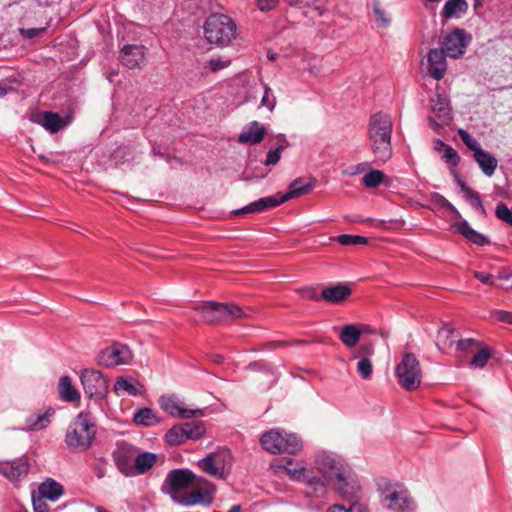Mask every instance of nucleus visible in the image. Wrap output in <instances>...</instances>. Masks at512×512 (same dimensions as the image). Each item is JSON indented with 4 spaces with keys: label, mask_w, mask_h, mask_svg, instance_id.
I'll return each instance as SVG.
<instances>
[{
    "label": "nucleus",
    "mask_w": 512,
    "mask_h": 512,
    "mask_svg": "<svg viewBox=\"0 0 512 512\" xmlns=\"http://www.w3.org/2000/svg\"><path fill=\"white\" fill-rule=\"evenodd\" d=\"M471 37L465 30L456 28L449 32L442 40L439 49H431L428 53V64H445L446 57L460 58L466 51Z\"/></svg>",
    "instance_id": "nucleus-5"
},
{
    "label": "nucleus",
    "mask_w": 512,
    "mask_h": 512,
    "mask_svg": "<svg viewBox=\"0 0 512 512\" xmlns=\"http://www.w3.org/2000/svg\"><path fill=\"white\" fill-rule=\"evenodd\" d=\"M393 122L390 115L377 112L370 116L367 138L376 164L386 163L392 157Z\"/></svg>",
    "instance_id": "nucleus-2"
},
{
    "label": "nucleus",
    "mask_w": 512,
    "mask_h": 512,
    "mask_svg": "<svg viewBox=\"0 0 512 512\" xmlns=\"http://www.w3.org/2000/svg\"><path fill=\"white\" fill-rule=\"evenodd\" d=\"M473 158L486 176L491 177L495 173L498 161L492 154L481 148L473 154Z\"/></svg>",
    "instance_id": "nucleus-26"
},
{
    "label": "nucleus",
    "mask_w": 512,
    "mask_h": 512,
    "mask_svg": "<svg viewBox=\"0 0 512 512\" xmlns=\"http://www.w3.org/2000/svg\"><path fill=\"white\" fill-rule=\"evenodd\" d=\"M361 337V330L358 328L357 325L354 324H348L345 325L340 333H339V339L340 341L347 347V348H353L357 345Z\"/></svg>",
    "instance_id": "nucleus-33"
},
{
    "label": "nucleus",
    "mask_w": 512,
    "mask_h": 512,
    "mask_svg": "<svg viewBox=\"0 0 512 512\" xmlns=\"http://www.w3.org/2000/svg\"><path fill=\"white\" fill-rule=\"evenodd\" d=\"M316 465L325 480L331 483L343 498L352 500L358 497L360 485L349 466L325 452L317 455Z\"/></svg>",
    "instance_id": "nucleus-1"
},
{
    "label": "nucleus",
    "mask_w": 512,
    "mask_h": 512,
    "mask_svg": "<svg viewBox=\"0 0 512 512\" xmlns=\"http://www.w3.org/2000/svg\"><path fill=\"white\" fill-rule=\"evenodd\" d=\"M493 315L501 322L512 324V312L495 310Z\"/></svg>",
    "instance_id": "nucleus-57"
},
{
    "label": "nucleus",
    "mask_w": 512,
    "mask_h": 512,
    "mask_svg": "<svg viewBox=\"0 0 512 512\" xmlns=\"http://www.w3.org/2000/svg\"><path fill=\"white\" fill-rule=\"evenodd\" d=\"M260 443L266 451L273 454H297L303 448L302 441L296 434H289L278 429H271L264 433Z\"/></svg>",
    "instance_id": "nucleus-6"
},
{
    "label": "nucleus",
    "mask_w": 512,
    "mask_h": 512,
    "mask_svg": "<svg viewBox=\"0 0 512 512\" xmlns=\"http://www.w3.org/2000/svg\"><path fill=\"white\" fill-rule=\"evenodd\" d=\"M58 392L60 398L66 402H74L80 399V394L73 386L71 378L67 375L62 376L58 382Z\"/></svg>",
    "instance_id": "nucleus-32"
},
{
    "label": "nucleus",
    "mask_w": 512,
    "mask_h": 512,
    "mask_svg": "<svg viewBox=\"0 0 512 512\" xmlns=\"http://www.w3.org/2000/svg\"><path fill=\"white\" fill-rule=\"evenodd\" d=\"M40 123L51 133L58 132L64 126L63 119L54 112H44Z\"/></svg>",
    "instance_id": "nucleus-38"
},
{
    "label": "nucleus",
    "mask_w": 512,
    "mask_h": 512,
    "mask_svg": "<svg viewBox=\"0 0 512 512\" xmlns=\"http://www.w3.org/2000/svg\"><path fill=\"white\" fill-rule=\"evenodd\" d=\"M116 394L125 392L129 395H140L144 392V386L136 380L129 379L127 377H119L113 387Z\"/></svg>",
    "instance_id": "nucleus-29"
},
{
    "label": "nucleus",
    "mask_w": 512,
    "mask_h": 512,
    "mask_svg": "<svg viewBox=\"0 0 512 512\" xmlns=\"http://www.w3.org/2000/svg\"><path fill=\"white\" fill-rule=\"evenodd\" d=\"M431 109L435 117L438 118L442 124L448 125L452 121L450 101L448 97L442 94H436L431 99Z\"/></svg>",
    "instance_id": "nucleus-19"
},
{
    "label": "nucleus",
    "mask_w": 512,
    "mask_h": 512,
    "mask_svg": "<svg viewBox=\"0 0 512 512\" xmlns=\"http://www.w3.org/2000/svg\"><path fill=\"white\" fill-rule=\"evenodd\" d=\"M132 359L130 349L121 343H114L101 350L97 356V363L104 367H114L128 364Z\"/></svg>",
    "instance_id": "nucleus-11"
},
{
    "label": "nucleus",
    "mask_w": 512,
    "mask_h": 512,
    "mask_svg": "<svg viewBox=\"0 0 512 512\" xmlns=\"http://www.w3.org/2000/svg\"><path fill=\"white\" fill-rule=\"evenodd\" d=\"M443 158L447 163L451 164L452 166H457L460 162L459 155L451 146L445 147L443 152Z\"/></svg>",
    "instance_id": "nucleus-54"
},
{
    "label": "nucleus",
    "mask_w": 512,
    "mask_h": 512,
    "mask_svg": "<svg viewBox=\"0 0 512 512\" xmlns=\"http://www.w3.org/2000/svg\"><path fill=\"white\" fill-rule=\"evenodd\" d=\"M81 384L90 398L102 399L108 392V380L98 370L87 368L81 372Z\"/></svg>",
    "instance_id": "nucleus-10"
},
{
    "label": "nucleus",
    "mask_w": 512,
    "mask_h": 512,
    "mask_svg": "<svg viewBox=\"0 0 512 512\" xmlns=\"http://www.w3.org/2000/svg\"><path fill=\"white\" fill-rule=\"evenodd\" d=\"M466 198L472 203L474 207L478 209V211L481 213V215H486V210L484 206L482 205L480 196L477 192L471 190H467V193L465 194Z\"/></svg>",
    "instance_id": "nucleus-51"
},
{
    "label": "nucleus",
    "mask_w": 512,
    "mask_h": 512,
    "mask_svg": "<svg viewBox=\"0 0 512 512\" xmlns=\"http://www.w3.org/2000/svg\"><path fill=\"white\" fill-rule=\"evenodd\" d=\"M41 496L38 498H33V509L34 512H48L49 506Z\"/></svg>",
    "instance_id": "nucleus-55"
},
{
    "label": "nucleus",
    "mask_w": 512,
    "mask_h": 512,
    "mask_svg": "<svg viewBox=\"0 0 512 512\" xmlns=\"http://www.w3.org/2000/svg\"><path fill=\"white\" fill-rule=\"evenodd\" d=\"M166 441L170 445H180L184 443L187 438L184 433L183 425H175L166 433Z\"/></svg>",
    "instance_id": "nucleus-39"
},
{
    "label": "nucleus",
    "mask_w": 512,
    "mask_h": 512,
    "mask_svg": "<svg viewBox=\"0 0 512 512\" xmlns=\"http://www.w3.org/2000/svg\"><path fill=\"white\" fill-rule=\"evenodd\" d=\"M158 456L151 452L137 453L133 466V476L148 472L157 462Z\"/></svg>",
    "instance_id": "nucleus-28"
},
{
    "label": "nucleus",
    "mask_w": 512,
    "mask_h": 512,
    "mask_svg": "<svg viewBox=\"0 0 512 512\" xmlns=\"http://www.w3.org/2000/svg\"><path fill=\"white\" fill-rule=\"evenodd\" d=\"M306 495L308 497L323 498L326 495L327 489L326 484L323 480L318 477L306 475Z\"/></svg>",
    "instance_id": "nucleus-36"
},
{
    "label": "nucleus",
    "mask_w": 512,
    "mask_h": 512,
    "mask_svg": "<svg viewBox=\"0 0 512 512\" xmlns=\"http://www.w3.org/2000/svg\"><path fill=\"white\" fill-rule=\"evenodd\" d=\"M495 215L501 221L512 226V209H510L506 204H498L495 209Z\"/></svg>",
    "instance_id": "nucleus-49"
},
{
    "label": "nucleus",
    "mask_w": 512,
    "mask_h": 512,
    "mask_svg": "<svg viewBox=\"0 0 512 512\" xmlns=\"http://www.w3.org/2000/svg\"><path fill=\"white\" fill-rule=\"evenodd\" d=\"M458 135L463 143L473 152V154L482 148L480 143L466 130L459 129Z\"/></svg>",
    "instance_id": "nucleus-45"
},
{
    "label": "nucleus",
    "mask_w": 512,
    "mask_h": 512,
    "mask_svg": "<svg viewBox=\"0 0 512 512\" xmlns=\"http://www.w3.org/2000/svg\"><path fill=\"white\" fill-rule=\"evenodd\" d=\"M199 312L204 321L208 323H221L226 322L225 304L217 302H205L198 304L193 308Z\"/></svg>",
    "instance_id": "nucleus-15"
},
{
    "label": "nucleus",
    "mask_w": 512,
    "mask_h": 512,
    "mask_svg": "<svg viewBox=\"0 0 512 512\" xmlns=\"http://www.w3.org/2000/svg\"><path fill=\"white\" fill-rule=\"evenodd\" d=\"M491 355V348L481 343L477 350L472 354V358L469 363L470 367L474 369L484 368L488 360L490 359Z\"/></svg>",
    "instance_id": "nucleus-35"
},
{
    "label": "nucleus",
    "mask_w": 512,
    "mask_h": 512,
    "mask_svg": "<svg viewBox=\"0 0 512 512\" xmlns=\"http://www.w3.org/2000/svg\"><path fill=\"white\" fill-rule=\"evenodd\" d=\"M456 343L457 335L453 328L443 326L439 329L436 337V345L441 351L448 353L454 345L456 346Z\"/></svg>",
    "instance_id": "nucleus-27"
},
{
    "label": "nucleus",
    "mask_w": 512,
    "mask_h": 512,
    "mask_svg": "<svg viewBox=\"0 0 512 512\" xmlns=\"http://www.w3.org/2000/svg\"><path fill=\"white\" fill-rule=\"evenodd\" d=\"M139 452L134 445L120 442L112 453V459L117 469L125 476H133V466L136 454Z\"/></svg>",
    "instance_id": "nucleus-12"
},
{
    "label": "nucleus",
    "mask_w": 512,
    "mask_h": 512,
    "mask_svg": "<svg viewBox=\"0 0 512 512\" xmlns=\"http://www.w3.org/2000/svg\"><path fill=\"white\" fill-rule=\"evenodd\" d=\"M453 228L473 244L485 246L490 243L489 239L485 235L471 228L465 220L454 223Z\"/></svg>",
    "instance_id": "nucleus-22"
},
{
    "label": "nucleus",
    "mask_w": 512,
    "mask_h": 512,
    "mask_svg": "<svg viewBox=\"0 0 512 512\" xmlns=\"http://www.w3.org/2000/svg\"><path fill=\"white\" fill-rule=\"evenodd\" d=\"M29 468L28 460L22 457L13 461L1 462L0 474L10 481H18L28 474Z\"/></svg>",
    "instance_id": "nucleus-16"
},
{
    "label": "nucleus",
    "mask_w": 512,
    "mask_h": 512,
    "mask_svg": "<svg viewBox=\"0 0 512 512\" xmlns=\"http://www.w3.org/2000/svg\"><path fill=\"white\" fill-rule=\"evenodd\" d=\"M351 293L352 290L348 285L340 283L323 289L321 298L327 302L339 303L349 297Z\"/></svg>",
    "instance_id": "nucleus-23"
},
{
    "label": "nucleus",
    "mask_w": 512,
    "mask_h": 512,
    "mask_svg": "<svg viewBox=\"0 0 512 512\" xmlns=\"http://www.w3.org/2000/svg\"><path fill=\"white\" fill-rule=\"evenodd\" d=\"M46 27L41 28H19V34L24 39H33L43 35L46 32Z\"/></svg>",
    "instance_id": "nucleus-50"
},
{
    "label": "nucleus",
    "mask_w": 512,
    "mask_h": 512,
    "mask_svg": "<svg viewBox=\"0 0 512 512\" xmlns=\"http://www.w3.org/2000/svg\"><path fill=\"white\" fill-rule=\"evenodd\" d=\"M266 57H267V60L270 61V62H275V61H281L283 60L284 58V55L282 54H279L277 52H274L272 50H269L266 54Z\"/></svg>",
    "instance_id": "nucleus-61"
},
{
    "label": "nucleus",
    "mask_w": 512,
    "mask_h": 512,
    "mask_svg": "<svg viewBox=\"0 0 512 512\" xmlns=\"http://www.w3.org/2000/svg\"><path fill=\"white\" fill-rule=\"evenodd\" d=\"M210 495H211V493L209 492L208 489L199 487V488L194 489L190 493H186L180 500H178V502L184 506H193L198 503H204V502L209 504L210 503V499H209ZM173 500L177 501V498L175 496H173Z\"/></svg>",
    "instance_id": "nucleus-31"
},
{
    "label": "nucleus",
    "mask_w": 512,
    "mask_h": 512,
    "mask_svg": "<svg viewBox=\"0 0 512 512\" xmlns=\"http://www.w3.org/2000/svg\"><path fill=\"white\" fill-rule=\"evenodd\" d=\"M194 473L189 470L174 469L170 471L165 479V485H168L172 491H180L195 484L205 482L199 481Z\"/></svg>",
    "instance_id": "nucleus-13"
},
{
    "label": "nucleus",
    "mask_w": 512,
    "mask_h": 512,
    "mask_svg": "<svg viewBox=\"0 0 512 512\" xmlns=\"http://www.w3.org/2000/svg\"><path fill=\"white\" fill-rule=\"evenodd\" d=\"M380 498L383 506L389 510H409L414 504L408 490L398 483H385L381 486Z\"/></svg>",
    "instance_id": "nucleus-8"
},
{
    "label": "nucleus",
    "mask_w": 512,
    "mask_h": 512,
    "mask_svg": "<svg viewBox=\"0 0 512 512\" xmlns=\"http://www.w3.org/2000/svg\"><path fill=\"white\" fill-rule=\"evenodd\" d=\"M422 72L435 80H441L446 73V66H426V71Z\"/></svg>",
    "instance_id": "nucleus-53"
},
{
    "label": "nucleus",
    "mask_w": 512,
    "mask_h": 512,
    "mask_svg": "<svg viewBox=\"0 0 512 512\" xmlns=\"http://www.w3.org/2000/svg\"><path fill=\"white\" fill-rule=\"evenodd\" d=\"M315 183V178H309L307 183H304L303 178H296L290 183L288 191L280 196L283 203L292 198H297L309 193V191L314 187Z\"/></svg>",
    "instance_id": "nucleus-21"
},
{
    "label": "nucleus",
    "mask_w": 512,
    "mask_h": 512,
    "mask_svg": "<svg viewBox=\"0 0 512 512\" xmlns=\"http://www.w3.org/2000/svg\"><path fill=\"white\" fill-rule=\"evenodd\" d=\"M138 425L153 426L160 422L158 416L150 408H141L136 411L133 418Z\"/></svg>",
    "instance_id": "nucleus-37"
},
{
    "label": "nucleus",
    "mask_w": 512,
    "mask_h": 512,
    "mask_svg": "<svg viewBox=\"0 0 512 512\" xmlns=\"http://www.w3.org/2000/svg\"><path fill=\"white\" fill-rule=\"evenodd\" d=\"M225 312L227 321L230 319H238L246 316L242 308L234 304H225Z\"/></svg>",
    "instance_id": "nucleus-52"
},
{
    "label": "nucleus",
    "mask_w": 512,
    "mask_h": 512,
    "mask_svg": "<svg viewBox=\"0 0 512 512\" xmlns=\"http://www.w3.org/2000/svg\"><path fill=\"white\" fill-rule=\"evenodd\" d=\"M441 204H442L443 207L447 208L451 212L459 215L457 209L448 200H446L445 198H442Z\"/></svg>",
    "instance_id": "nucleus-63"
},
{
    "label": "nucleus",
    "mask_w": 512,
    "mask_h": 512,
    "mask_svg": "<svg viewBox=\"0 0 512 512\" xmlns=\"http://www.w3.org/2000/svg\"><path fill=\"white\" fill-rule=\"evenodd\" d=\"M395 375L398 383L407 391L416 390L422 382L420 363L413 353H405L397 364Z\"/></svg>",
    "instance_id": "nucleus-7"
},
{
    "label": "nucleus",
    "mask_w": 512,
    "mask_h": 512,
    "mask_svg": "<svg viewBox=\"0 0 512 512\" xmlns=\"http://www.w3.org/2000/svg\"><path fill=\"white\" fill-rule=\"evenodd\" d=\"M203 30L207 42L217 47L228 46L237 35L235 21L222 13L210 14L204 22Z\"/></svg>",
    "instance_id": "nucleus-4"
},
{
    "label": "nucleus",
    "mask_w": 512,
    "mask_h": 512,
    "mask_svg": "<svg viewBox=\"0 0 512 512\" xmlns=\"http://www.w3.org/2000/svg\"><path fill=\"white\" fill-rule=\"evenodd\" d=\"M449 145L445 144L442 140L438 139L435 141V150L443 153L445 147H448Z\"/></svg>",
    "instance_id": "nucleus-64"
},
{
    "label": "nucleus",
    "mask_w": 512,
    "mask_h": 512,
    "mask_svg": "<svg viewBox=\"0 0 512 512\" xmlns=\"http://www.w3.org/2000/svg\"><path fill=\"white\" fill-rule=\"evenodd\" d=\"M55 411L52 407L40 409L35 413L31 414L26 419V427L32 431H39L46 428L53 417Z\"/></svg>",
    "instance_id": "nucleus-20"
},
{
    "label": "nucleus",
    "mask_w": 512,
    "mask_h": 512,
    "mask_svg": "<svg viewBox=\"0 0 512 512\" xmlns=\"http://www.w3.org/2000/svg\"><path fill=\"white\" fill-rule=\"evenodd\" d=\"M233 457L227 448H220L203 458L199 465L208 475L216 478H225L232 467Z\"/></svg>",
    "instance_id": "nucleus-9"
},
{
    "label": "nucleus",
    "mask_w": 512,
    "mask_h": 512,
    "mask_svg": "<svg viewBox=\"0 0 512 512\" xmlns=\"http://www.w3.org/2000/svg\"><path fill=\"white\" fill-rule=\"evenodd\" d=\"M338 242L342 245H366L368 239L363 236L343 234L338 236Z\"/></svg>",
    "instance_id": "nucleus-46"
},
{
    "label": "nucleus",
    "mask_w": 512,
    "mask_h": 512,
    "mask_svg": "<svg viewBox=\"0 0 512 512\" xmlns=\"http://www.w3.org/2000/svg\"><path fill=\"white\" fill-rule=\"evenodd\" d=\"M182 425L187 439H199L205 432L201 422H186Z\"/></svg>",
    "instance_id": "nucleus-40"
},
{
    "label": "nucleus",
    "mask_w": 512,
    "mask_h": 512,
    "mask_svg": "<svg viewBox=\"0 0 512 512\" xmlns=\"http://www.w3.org/2000/svg\"><path fill=\"white\" fill-rule=\"evenodd\" d=\"M39 495L50 501H56L63 494V486L55 480L48 478L38 487Z\"/></svg>",
    "instance_id": "nucleus-30"
},
{
    "label": "nucleus",
    "mask_w": 512,
    "mask_h": 512,
    "mask_svg": "<svg viewBox=\"0 0 512 512\" xmlns=\"http://www.w3.org/2000/svg\"><path fill=\"white\" fill-rule=\"evenodd\" d=\"M374 352V346L371 343L363 344L359 348V353L363 355H372Z\"/></svg>",
    "instance_id": "nucleus-60"
},
{
    "label": "nucleus",
    "mask_w": 512,
    "mask_h": 512,
    "mask_svg": "<svg viewBox=\"0 0 512 512\" xmlns=\"http://www.w3.org/2000/svg\"><path fill=\"white\" fill-rule=\"evenodd\" d=\"M247 370H253V371H256V370H267V367L265 365L264 362H253V363H250L247 367H246Z\"/></svg>",
    "instance_id": "nucleus-62"
},
{
    "label": "nucleus",
    "mask_w": 512,
    "mask_h": 512,
    "mask_svg": "<svg viewBox=\"0 0 512 512\" xmlns=\"http://www.w3.org/2000/svg\"><path fill=\"white\" fill-rule=\"evenodd\" d=\"M161 408L174 417L190 419L203 415L201 409H187L173 396H162L159 400Z\"/></svg>",
    "instance_id": "nucleus-14"
},
{
    "label": "nucleus",
    "mask_w": 512,
    "mask_h": 512,
    "mask_svg": "<svg viewBox=\"0 0 512 512\" xmlns=\"http://www.w3.org/2000/svg\"><path fill=\"white\" fill-rule=\"evenodd\" d=\"M374 13L376 15V22L381 26H388L389 19L385 17L384 11L378 6H374Z\"/></svg>",
    "instance_id": "nucleus-56"
},
{
    "label": "nucleus",
    "mask_w": 512,
    "mask_h": 512,
    "mask_svg": "<svg viewBox=\"0 0 512 512\" xmlns=\"http://www.w3.org/2000/svg\"><path fill=\"white\" fill-rule=\"evenodd\" d=\"M468 9L466 0H447L441 11V15L445 19L459 17Z\"/></svg>",
    "instance_id": "nucleus-34"
},
{
    "label": "nucleus",
    "mask_w": 512,
    "mask_h": 512,
    "mask_svg": "<svg viewBox=\"0 0 512 512\" xmlns=\"http://www.w3.org/2000/svg\"><path fill=\"white\" fill-rule=\"evenodd\" d=\"M286 147H287V143L284 141L283 144L278 145V147H276L275 149L269 150L267 153V156H266V160L264 161V165H266V166L276 165L280 161L281 154L285 150Z\"/></svg>",
    "instance_id": "nucleus-44"
},
{
    "label": "nucleus",
    "mask_w": 512,
    "mask_h": 512,
    "mask_svg": "<svg viewBox=\"0 0 512 512\" xmlns=\"http://www.w3.org/2000/svg\"><path fill=\"white\" fill-rule=\"evenodd\" d=\"M147 48L143 45H125L120 51L123 62L128 64H140L145 60Z\"/></svg>",
    "instance_id": "nucleus-25"
},
{
    "label": "nucleus",
    "mask_w": 512,
    "mask_h": 512,
    "mask_svg": "<svg viewBox=\"0 0 512 512\" xmlns=\"http://www.w3.org/2000/svg\"><path fill=\"white\" fill-rule=\"evenodd\" d=\"M384 174L380 170H372L366 173L363 178V184L368 188H375L381 184Z\"/></svg>",
    "instance_id": "nucleus-42"
},
{
    "label": "nucleus",
    "mask_w": 512,
    "mask_h": 512,
    "mask_svg": "<svg viewBox=\"0 0 512 512\" xmlns=\"http://www.w3.org/2000/svg\"><path fill=\"white\" fill-rule=\"evenodd\" d=\"M278 4V0H258V6L262 11L274 9Z\"/></svg>",
    "instance_id": "nucleus-59"
},
{
    "label": "nucleus",
    "mask_w": 512,
    "mask_h": 512,
    "mask_svg": "<svg viewBox=\"0 0 512 512\" xmlns=\"http://www.w3.org/2000/svg\"><path fill=\"white\" fill-rule=\"evenodd\" d=\"M356 369L360 377L364 380L370 379L373 372V366L368 357L360 358L357 362Z\"/></svg>",
    "instance_id": "nucleus-43"
},
{
    "label": "nucleus",
    "mask_w": 512,
    "mask_h": 512,
    "mask_svg": "<svg viewBox=\"0 0 512 512\" xmlns=\"http://www.w3.org/2000/svg\"><path fill=\"white\" fill-rule=\"evenodd\" d=\"M480 344L481 342H478L471 338L457 340L456 351L458 353H467L472 355L477 350Z\"/></svg>",
    "instance_id": "nucleus-41"
},
{
    "label": "nucleus",
    "mask_w": 512,
    "mask_h": 512,
    "mask_svg": "<svg viewBox=\"0 0 512 512\" xmlns=\"http://www.w3.org/2000/svg\"><path fill=\"white\" fill-rule=\"evenodd\" d=\"M328 512H367V510L363 504L354 502L349 508L341 504H334L328 509Z\"/></svg>",
    "instance_id": "nucleus-48"
},
{
    "label": "nucleus",
    "mask_w": 512,
    "mask_h": 512,
    "mask_svg": "<svg viewBox=\"0 0 512 512\" xmlns=\"http://www.w3.org/2000/svg\"><path fill=\"white\" fill-rule=\"evenodd\" d=\"M266 134V128L258 121L250 122L239 134L238 142L242 144H258Z\"/></svg>",
    "instance_id": "nucleus-18"
},
{
    "label": "nucleus",
    "mask_w": 512,
    "mask_h": 512,
    "mask_svg": "<svg viewBox=\"0 0 512 512\" xmlns=\"http://www.w3.org/2000/svg\"><path fill=\"white\" fill-rule=\"evenodd\" d=\"M474 277L476 279H478L480 282L484 283V284H487V285H493L494 282H493V276L489 273H485V272H478V271H475L473 273Z\"/></svg>",
    "instance_id": "nucleus-58"
},
{
    "label": "nucleus",
    "mask_w": 512,
    "mask_h": 512,
    "mask_svg": "<svg viewBox=\"0 0 512 512\" xmlns=\"http://www.w3.org/2000/svg\"><path fill=\"white\" fill-rule=\"evenodd\" d=\"M274 467L278 471L285 472L293 480L299 481L306 478L305 468L300 463H296L291 458L281 460L278 464H275Z\"/></svg>",
    "instance_id": "nucleus-24"
},
{
    "label": "nucleus",
    "mask_w": 512,
    "mask_h": 512,
    "mask_svg": "<svg viewBox=\"0 0 512 512\" xmlns=\"http://www.w3.org/2000/svg\"><path fill=\"white\" fill-rule=\"evenodd\" d=\"M96 434L95 423L89 412L82 411L69 424L65 443L73 451H86L92 445Z\"/></svg>",
    "instance_id": "nucleus-3"
},
{
    "label": "nucleus",
    "mask_w": 512,
    "mask_h": 512,
    "mask_svg": "<svg viewBox=\"0 0 512 512\" xmlns=\"http://www.w3.org/2000/svg\"><path fill=\"white\" fill-rule=\"evenodd\" d=\"M283 203L281 197L277 196H268L260 198L254 202H251L250 204L244 206L241 209H237L234 211L235 215H244V214H251V213H259L263 212L269 208H274Z\"/></svg>",
    "instance_id": "nucleus-17"
},
{
    "label": "nucleus",
    "mask_w": 512,
    "mask_h": 512,
    "mask_svg": "<svg viewBox=\"0 0 512 512\" xmlns=\"http://www.w3.org/2000/svg\"><path fill=\"white\" fill-rule=\"evenodd\" d=\"M276 106V97L272 93L271 88L264 84V95L261 99L260 107H266L270 112L274 110Z\"/></svg>",
    "instance_id": "nucleus-47"
}]
</instances>
